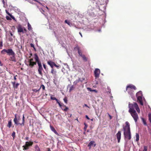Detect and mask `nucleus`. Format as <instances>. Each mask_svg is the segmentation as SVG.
I'll use <instances>...</instances> for the list:
<instances>
[{
    "mask_svg": "<svg viewBox=\"0 0 151 151\" xmlns=\"http://www.w3.org/2000/svg\"><path fill=\"white\" fill-rule=\"evenodd\" d=\"M43 65L44 68L46 70V65L44 64H43Z\"/></svg>",
    "mask_w": 151,
    "mask_h": 151,
    "instance_id": "obj_48",
    "label": "nucleus"
},
{
    "mask_svg": "<svg viewBox=\"0 0 151 151\" xmlns=\"http://www.w3.org/2000/svg\"><path fill=\"white\" fill-rule=\"evenodd\" d=\"M21 119L20 116H19L17 117V114H16L15 115V118L14 119V122L15 124L18 125L19 124L21 125L22 123H19V121Z\"/></svg>",
    "mask_w": 151,
    "mask_h": 151,
    "instance_id": "obj_6",
    "label": "nucleus"
},
{
    "mask_svg": "<svg viewBox=\"0 0 151 151\" xmlns=\"http://www.w3.org/2000/svg\"><path fill=\"white\" fill-rule=\"evenodd\" d=\"M100 73V70L98 68H96L94 71V76L96 78H98Z\"/></svg>",
    "mask_w": 151,
    "mask_h": 151,
    "instance_id": "obj_7",
    "label": "nucleus"
},
{
    "mask_svg": "<svg viewBox=\"0 0 151 151\" xmlns=\"http://www.w3.org/2000/svg\"><path fill=\"white\" fill-rule=\"evenodd\" d=\"M137 101L141 105H143V103L142 101V97H137Z\"/></svg>",
    "mask_w": 151,
    "mask_h": 151,
    "instance_id": "obj_14",
    "label": "nucleus"
},
{
    "mask_svg": "<svg viewBox=\"0 0 151 151\" xmlns=\"http://www.w3.org/2000/svg\"><path fill=\"white\" fill-rule=\"evenodd\" d=\"M38 64V68L42 67V65L41 63V62H38L37 63Z\"/></svg>",
    "mask_w": 151,
    "mask_h": 151,
    "instance_id": "obj_35",
    "label": "nucleus"
},
{
    "mask_svg": "<svg viewBox=\"0 0 151 151\" xmlns=\"http://www.w3.org/2000/svg\"><path fill=\"white\" fill-rule=\"evenodd\" d=\"M143 123H144V124L145 125H147V124H146V122L145 121V120H144V119H143Z\"/></svg>",
    "mask_w": 151,
    "mask_h": 151,
    "instance_id": "obj_55",
    "label": "nucleus"
},
{
    "mask_svg": "<svg viewBox=\"0 0 151 151\" xmlns=\"http://www.w3.org/2000/svg\"><path fill=\"white\" fill-rule=\"evenodd\" d=\"M24 115H23V119H22V124H21V125L24 126Z\"/></svg>",
    "mask_w": 151,
    "mask_h": 151,
    "instance_id": "obj_29",
    "label": "nucleus"
},
{
    "mask_svg": "<svg viewBox=\"0 0 151 151\" xmlns=\"http://www.w3.org/2000/svg\"><path fill=\"white\" fill-rule=\"evenodd\" d=\"M65 23L67 24L68 25H70V22L67 20H66L65 21Z\"/></svg>",
    "mask_w": 151,
    "mask_h": 151,
    "instance_id": "obj_37",
    "label": "nucleus"
},
{
    "mask_svg": "<svg viewBox=\"0 0 151 151\" xmlns=\"http://www.w3.org/2000/svg\"><path fill=\"white\" fill-rule=\"evenodd\" d=\"M149 119L151 123V114H150L149 115Z\"/></svg>",
    "mask_w": 151,
    "mask_h": 151,
    "instance_id": "obj_41",
    "label": "nucleus"
},
{
    "mask_svg": "<svg viewBox=\"0 0 151 151\" xmlns=\"http://www.w3.org/2000/svg\"><path fill=\"white\" fill-rule=\"evenodd\" d=\"M15 134V132H14L12 134V137L14 139V138Z\"/></svg>",
    "mask_w": 151,
    "mask_h": 151,
    "instance_id": "obj_42",
    "label": "nucleus"
},
{
    "mask_svg": "<svg viewBox=\"0 0 151 151\" xmlns=\"http://www.w3.org/2000/svg\"><path fill=\"white\" fill-rule=\"evenodd\" d=\"M108 115H109V119H111L112 118V116H111V115H110L109 113H108Z\"/></svg>",
    "mask_w": 151,
    "mask_h": 151,
    "instance_id": "obj_51",
    "label": "nucleus"
},
{
    "mask_svg": "<svg viewBox=\"0 0 151 151\" xmlns=\"http://www.w3.org/2000/svg\"><path fill=\"white\" fill-rule=\"evenodd\" d=\"M22 147L23 148V150H28L29 147H28V146H27L25 145H24L22 146Z\"/></svg>",
    "mask_w": 151,
    "mask_h": 151,
    "instance_id": "obj_26",
    "label": "nucleus"
},
{
    "mask_svg": "<svg viewBox=\"0 0 151 151\" xmlns=\"http://www.w3.org/2000/svg\"><path fill=\"white\" fill-rule=\"evenodd\" d=\"M47 63L52 68H53V67L55 64V62L51 60H49L47 62Z\"/></svg>",
    "mask_w": 151,
    "mask_h": 151,
    "instance_id": "obj_12",
    "label": "nucleus"
},
{
    "mask_svg": "<svg viewBox=\"0 0 151 151\" xmlns=\"http://www.w3.org/2000/svg\"><path fill=\"white\" fill-rule=\"evenodd\" d=\"M12 84L13 85V87L16 84V83H15V82H12Z\"/></svg>",
    "mask_w": 151,
    "mask_h": 151,
    "instance_id": "obj_56",
    "label": "nucleus"
},
{
    "mask_svg": "<svg viewBox=\"0 0 151 151\" xmlns=\"http://www.w3.org/2000/svg\"><path fill=\"white\" fill-rule=\"evenodd\" d=\"M50 99L52 100H55L56 101H58V99H57L56 98L52 97V96H51Z\"/></svg>",
    "mask_w": 151,
    "mask_h": 151,
    "instance_id": "obj_34",
    "label": "nucleus"
},
{
    "mask_svg": "<svg viewBox=\"0 0 151 151\" xmlns=\"http://www.w3.org/2000/svg\"><path fill=\"white\" fill-rule=\"evenodd\" d=\"M136 87L132 85H129L127 87L126 91L129 94L131 95L133 94L134 91V90H136Z\"/></svg>",
    "mask_w": 151,
    "mask_h": 151,
    "instance_id": "obj_4",
    "label": "nucleus"
},
{
    "mask_svg": "<svg viewBox=\"0 0 151 151\" xmlns=\"http://www.w3.org/2000/svg\"><path fill=\"white\" fill-rule=\"evenodd\" d=\"M29 137H26L25 138V139L27 140H29Z\"/></svg>",
    "mask_w": 151,
    "mask_h": 151,
    "instance_id": "obj_58",
    "label": "nucleus"
},
{
    "mask_svg": "<svg viewBox=\"0 0 151 151\" xmlns=\"http://www.w3.org/2000/svg\"><path fill=\"white\" fill-rule=\"evenodd\" d=\"M57 101V103L58 104V105H59V106L60 107H61L62 106H63V107L65 106V105H64V104L62 103L61 104L59 101L58 100L57 101Z\"/></svg>",
    "mask_w": 151,
    "mask_h": 151,
    "instance_id": "obj_23",
    "label": "nucleus"
},
{
    "mask_svg": "<svg viewBox=\"0 0 151 151\" xmlns=\"http://www.w3.org/2000/svg\"><path fill=\"white\" fill-rule=\"evenodd\" d=\"M92 91L94 92H95L96 93H97L98 92L96 90H95V89L93 90H92Z\"/></svg>",
    "mask_w": 151,
    "mask_h": 151,
    "instance_id": "obj_54",
    "label": "nucleus"
},
{
    "mask_svg": "<svg viewBox=\"0 0 151 151\" xmlns=\"http://www.w3.org/2000/svg\"><path fill=\"white\" fill-rule=\"evenodd\" d=\"M129 112L130 113L131 116L134 119L135 122H137V120L139 119V117L136 111H130V112Z\"/></svg>",
    "mask_w": 151,
    "mask_h": 151,
    "instance_id": "obj_5",
    "label": "nucleus"
},
{
    "mask_svg": "<svg viewBox=\"0 0 151 151\" xmlns=\"http://www.w3.org/2000/svg\"><path fill=\"white\" fill-rule=\"evenodd\" d=\"M2 2L3 3V4H4V5L5 4V3L4 0H3L2 1Z\"/></svg>",
    "mask_w": 151,
    "mask_h": 151,
    "instance_id": "obj_59",
    "label": "nucleus"
},
{
    "mask_svg": "<svg viewBox=\"0 0 151 151\" xmlns=\"http://www.w3.org/2000/svg\"><path fill=\"white\" fill-rule=\"evenodd\" d=\"M29 64L28 65V66L30 67L31 68H32L35 65H36V62H31V61H28Z\"/></svg>",
    "mask_w": 151,
    "mask_h": 151,
    "instance_id": "obj_11",
    "label": "nucleus"
},
{
    "mask_svg": "<svg viewBox=\"0 0 151 151\" xmlns=\"http://www.w3.org/2000/svg\"><path fill=\"white\" fill-rule=\"evenodd\" d=\"M23 33H26L27 32V30L26 29V28L24 27H23Z\"/></svg>",
    "mask_w": 151,
    "mask_h": 151,
    "instance_id": "obj_45",
    "label": "nucleus"
},
{
    "mask_svg": "<svg viewBox=\"0 0 151 151\" xmlns=\"http://www.w3.org/2000/svg\"><path fill=\"white\" fill-rule=\"evenodd\" d=\"M42 88V89L44 90H45V86H44V85L42 84L41 86L40 87V88Z\"/></svg>",
    "mask_w": 151,
    "mask_h": 151,
    "instance_id": "obj_39",
    "label": "nucleus"
},
{
    "mask_svg": "<svg viewBox=\"0 0 151 151\" xmlns=\"http://www.w3.org/2000/svg\"><path fill=\"white\" fill-rule=\"evenodd\" d=\"M33 58H31L29 59L28 60V61H31V62H33Z\"/></svg>",
    "mask_w": 151,
    "mask_h": 151,
    "instance_id": "obj_50",
    "label": "nucleus"
},
{
    "mask_svg": "<svg viewBox=\"0 0 151 151\" xmlns=\"http://www.w3.org/2000/svg\"><path fill=\"white\" fill-rule=\"evenodd\" d=\"M10 17H11L12 18L13 20H15V17L13 16H12V15H11Z\"/></svg>",
    "mask_w": 151,
    "mask_h": 151,
    "instance_id": "obj_47",
    "label": "nucleus"
},
{
    "mask_svg": "<svg viewBox=\"0 0 151 151\" xmlns=\"http://www.w3.org/2000/svg\"><path fill=\"white\" fill-rule=\"evenodd\" d=\"M30 46H31V47H32L33 48H34L35 47L34 44H32V43H31L30 44Z\"/></svg>",
    "mask_w": 151,
    "mask_h": 151,
    "instance_id": "obj_53",
    "label": "nucleus"
},
{
    "mask_svg": "<svg viewBox=\"0 0 151 151\" xmlns=\"http://www.w3.org/2000/svg\"><path fill=\"white\" fill-rule=\"evenodd\" d=\"M47 151H51L50 148H47Z\"/></svg>",
    "mask_w": 151,
    "mask_h": 151,
    "instance_id": "obj_62",
    "label": "nucleus"
},
{
    "mask_svg": "<svg viewBox=\"0 0 151 151\" xmlns=\"http://www.w3.org/2000/svg\"><path fill=\"white\" fill-rule=\"evenodd\" d=\"M17 76V75H16L15 76H14V78L15 80H16L17 79V78H16V76Z\"/></svg>",
    "mask_w": 151,
    "mask_h": 151,
    "instance_id": "obj_60",
    "label": "nucleus"
},
{
    "mask_svg": "<svg viewBox=\"0 0 151 151\" xmlns=\"http://www.w3.org/2000/svg\"><path fill=\"white\" fill-rule=\"evenodd\" d=\"M27 26L28 29L29 31L32 30V28L31 27V26L29 22L27 24Z\"/></svg>",
    "mask_w": 151,
    "mask_h": 151,
    "instance_id": "obj_24",
    "label": "nucleus"
},
{
    "mask_svg": "<svg viewBox=\"0 0 151 151\" xmlns=\"http://www.w3.org/2000/svg\"><path fill=\"white\" fill-rule=\"evenodd\" d=\"M63 100L66 104H67V103L68 100H67V98L66 97H65L63 99Z\"/></svg>",
    "mask_w": 151,
    "mask_h": 151,
    "instance_id": "obj_38",
    "label": "nucleus"
},
{
    "mask_svg": "<svg viewBox=\"0 0 151 151\" xmlns=\"http://www.w3.org/2000/svg\"><path fill=\"white\" fill-rule=\"evenodd\" d=\"M60 108L63 110L65 111H67V110L68 109V107L66 106L65 105V107L62 106V107Z\"/></svg>",
    "mask_w": 151,
    "mask_h": 151,
    "instance_id": "obj_22",
    "label": "nucleus"
},
{
    "mask_svg": "<svg viewBox=\"0 0 151 151\" xmlns=\"http://www.w3.org/2000/svg\"><path fill=\"white\" fill-rule=\"evenodd\" d=\"M79 33L80 35H81V37H82V35L81 33L80 32H79Z\"/></svg>",
    "mask_w": 151,
    "mask_h": 151,
    "instance_id": "obj_64",
    "label": "nucleus"
},
{
    "mask_svg": "<svg viewBox=\"0 0 151 151\" xmlns=\"http://www.w3.org/2000/svg\"><path fill=\"white\" fill-rule=\"evenodd\" d=\"M142 93L141 91H139L137 92L136 94V97H142Z\"/></svg>",
    "mask_w": 151,
    "mask_h": 151,
    "instance_id": "obj_17",
    "label": "nucleus"
},
{
    "mask_svg": "<svg viewBox=\"0 0 151 151\" xmlns=\"http://www.w3.org/2000/svg\"><path fill=\"white\" fill-rule=\"evenodd\" d=\"M5 53H7L9 56H12L10 57L9 59L10 61H16V60L15 57V54L12 49H9L8 50L4 49L1 51V53L2 54H4Z\"/></svg>",
    "mask_w": 151,
    "mask_h": 151,
    "instance_id": "obj_2",
    "label": "nucleus"
},
{
    "mask_svg": "<svg viewBox=\"0 0 151 151\" xmlns=\"http://www.w3.org/2000/svg\"><path fill=\"white\" fill-rule=\"evenodd\" d=\"M33 142L32 141H29V142H25V145L27 146H28V147H29L31 146L33 144Z\"/></svg>",
    "mask_w": 151,
    "mask_h": 151,
    "instance_id": "obj_15",
    "label": "nucleus"
},
{
    "mask_svg": "<svg viewBox=\"0 0 151 151\" xmlns=\"http://www.w3.org/2000/svg\"><path fill=\"white\" fill-rule=\"evenodd\" d=\"M12 122L11 120H10L8 122V123L7 125V127H8L9 128H10L12 126Z\"/></svg>",
    "mask_w": 151,
    "mask_h": 151,
    "instance_id": "obj_27",
    "label": "nucleus"
},
{
    "mask_svg": "<svg viewBox=\"0 0 151 151\" xmlns=\"http://www.w3.org/2000/svg\"><path fill=\"white\" fill-rule=\"evenodd\" d=\"M54 66L57 68H58L60 67V65H57L55 63Z\"/></svg>",
    "mask_w": 151,
    "mask_h": 151,
    "instance_id": "obj_43",
    "label": "nucleus"
},
{
    "mask_svg": "<svg viewBox=\"0 0 151 151\" xmlns=\"http://www.w3.org/2000/svg\"><path fill=\"white\" fill-rule=\"evenodd\" d=\"M81 57L82 58L83 60H84L85 62H86L87 61L88 58L86 57L85 55H83L81 56Z\"/></svg>",
    "mask_w": 151,
    "mask_h": 151,
    "instance_id": "obj_21",
    "label": "nucleus"
},
{
    "mask_svg": "<svg viewBox=\"0 0 151 151\" xmlns=\"http://www.w3.org/2000/svg\"><path fill=\"white\" fill-rule=\"evenodd\" d=\"M84 124L85 125V126L84 128V131H86V130L87 128L88 127V125L87 124L85 123H84Z\"/></svg>",
    "mask_w": 151,
    "mask_h": 151,
    "instance_id": "obj_30",
    "label": "nucleus"
},
{
    "mask_svg": "<svg viewBox=\"0 0 151 151\" xmlns=\"http://www.w3.org/2000/svg\"><path fill=\"white\" fill-rule=\"evenodd\" d=\"M3 46V44L2 42H0V47H2Z\"/></svg>",
    "mask_w": 151,
    "mask_h": 151,
    "instance_id": "obj_52",
    "label": "nucleus"
},
{
    "mask_svg": "<svg viewBox=\"0 0 151 151\" xmlns=\"http://www.w3.org/2000/svg\"><path fill=\"white\" fill-rule=\"evenodd\" d=\"M6 13L10 16L12 15L9 13L8 12H7L6 10Z\"/></svg>",
    "mask_w": 151,
    "mask_h": 151,
    "instance_id": "obj_49",
    "label": "nucleus"
},
{
    "mask_svg": "<svg viewBox=\"0 0 151 151\" xmlns=\"http://www.w3.org/2000/svg\"><path fill=\"white\" fill-rule=\"evenodd\" d=\"M79 81L78 80H77L73 82V84L75 85H76L79 82Z\"/></svg>",
    "mask_w": 151,
    "mask_h": 151,
    "instance_id": "obj_36",
    "label": "nucleus"
},
{
    "mask_svg": "<svg viewBox=\"0 0 151 151\" xmlns=\"http://www.w3.org/2000/svg\"><path fill=\"white\" fill-rule=\"evenodd\" d=\"M75 87L72 85L70 87V89L69 91V92H70L72 91L75 88Z\"/></svg>",
    "mask_w": 151,
    "mask_h": 151,
    "instance_id": "obj_28",
    "label": "nucleus"
},
{
    "mask_svg": "<svg viewBox=\"0 0 151 151\" xmlns=\"http://www.w3.org/2000/svg\"><path fill=\"white\" fill-rule=\"evenodd\" d=\"M86 119H87L89 120L90 119L89 118V117L87 115L86 116Z\"/></svg>",
    "mask_w": 151,
    "mask_h": 151,
    "instance_id": "obj_57",
    "label": "nucleus"
},
{
    "mask_svg": "<svg viewBox=\"0 0 151 151\" xmlns=\"http://www.w3.org/2000/svg\"><path fill=\"white\" fill-rule=\"evenodd\" d=\"M23 27L20 24H19L17 27V31L18 33H23Z\"/></svg>",
    "mask_w": 151,
    "mask_h": 151,
    "instance_id": "obj_8",
    "label": "nucleus"
},
{
    "mask_svg": "<svg viewBox=\"0 0 151 151\" xmlns=\"http://www.w3.org/2000/svg\"><path fill=\"white\" fill-rule=\"evenodd\" d=\"M51 73L52 75H53L54 74H55L56 73V71H55L54 69L52 68L51 69Z\"/></svg>",
    "mask_w": 151,
    "mask_h": 151,
    "instance_id": "obj_31",
    "label": "nucleus"
},
{
    "mask_svg": "<svg viewBox=\"0 0 151 151\" xmlns=\"http://www.w3.org/2000/svg\"><path fill=\"white\" fill-rule=\"evenodd\" d=\"M121 131H119L116 134V138L118 140V143H119L120 142V140L121 138Z\"/></svg>",
    "mask_w": 151,
    "mask_h": 151,
    "instance_id": "obj_10",
    "label": "nucleus"
},
{
    "mask_svg": "<svg viewBox=\"0 0 151 151\" xmlns=\"http://www.w3.org/2000/svg\"><path fill=\"white\" fill-rule=\"evenodd\" d=\"M136 141H138L139 139V135L138 133H136Z\"/></svg>",
    "mask_w": 151,
    "mask_h": 151,
    "instance_id": "obj_25",
    "label": "nucleus"
},
{
    "mask_svg": "<svg viewBox=\"0 0 151 151\" xmlns=\"http://www.w3.org/2000/svg\"><path fill=\"white\" fill-rule=\"evenodd\" d=\"M50 127L51 130L55 134L58 135V134L54 128L51 126H50Z\"/></svg>",
    "mask_w": 151,
    "mask_h": 151,
    "instance_id": "obj_18",
    "label": "nucleus"
},
{
    "mask_svg": "<svg viewBox=\"0 0 151 151\" xmlns=\"http://www.w3.org/2000/svg\"><path fill=\"white\" fill-rule=\"evenodd\" d=\"M40 89V88L39 89L37 90L36 89H32V91H33L34 92L37 93L38 91Z\"/></svg>",
    "mask_w": 151,
    "mask_h": 151,
    "instance_id": "obj_33",
    "label": "nucleus"
},
{
    "mask_svg": "<svg viewBox=\"0 0 151 151\" xmlns=\"http://www.w3.org/2000/svg\"><path fill=\"white\" fill-rule=\"evenodd\" d=\"M96 145V144L95 143V142L94 141H91L88 144V146L89 147V149H90L91 146H93V147H94Z\"/></svg>",
    "mask_w": 151,
    "mask_h": 151,
    "instance_id": "obj_9",
    "label": "nucleus"
},
{
    "mask_svg": "<svg viewBox=\"0 0 151 151\" xmlns=\"http://www.w3.org/2000/svg\"><path fill=\"white\" fill-rule=\"evenodd\" d=\"M129 112L132 111H135L136 110L138 113L140 112V110L136 102H133V103L129 104Z\"/></svg>",
    "mask_w": 151,
    "mask_h": 151,
    "instance_id": "obj_3",
    "label": "nucleus"
},
{
    "mask_svg": "<svg viewBox=\"0 0 151 151\" xmlns=\"http://www.w3.org/2000/svg\"><path fill=\"white\" fill-rule=\"evenodd\" d=\"M125 124V126L123 128L124 131V135L125 139L130 140L131 139V134L130 124L128 122H126Z\"/></svg>",
    "mask_w": 151,
    "mask_h": 151,
    "instance_id": "obj_1",
    "label": "nucleus"
},
{
    "mask_svg": "<svg viewBox=\"0 0 151 151\" xmlns=\"http://www.w3.org/2000/svg\"><path fill=\"white\" fill-rule=\"evenodd\" d=\"M19 83H17L15 84V85L13 87L14 88H18V86L19 85Z\"/></svg>",
    "mask_w": 151,
    "mask_h": 151,
    "instance_id": "obj_32",
    "label": "nucleus"
},
{
    "mask_svg": "<svg viewBox=\"0 0 151 151\" xmlns=\"http://www.w3.org/2000/svg\"><path fill=\"white\" fill-rule=\"evenodd\" d=\"M42 67H39L38 68V71L39 74L41 76H43V73L42 71L43 70Z\"/></svg>",
    "mask_w": 151,
    "mask_h": 151,
    "instance_id": "obj_13",
    "label": "nucleus"
},
{
    "mask_svg": "<svg viewBox=\"0 0 151 151\" xmlns=\"http://www.w3.org/2000/svg\"><path fill=\"white\" fill-rule=\"evenodd\" d=\"M84 106H85L86 107H88V105H87L86 104H84Z\"/></svg>",
    "mask_w": 151,
    "mask_h": 151,
    "instance_id": "obj_63",
    "label": "nucleus"
},
{
    "mask_svg": "<svg viewBox=\"0 0 151 151\" xmlns=\"http://www.w3.org/2000/svg\"><path fill=\"white\" fill-rule=\"evenodd\" d=\"M87 89L89 91H92V90H92L91 89V88H89V87H88L87 88Z\"/></svg>",
    "mask_w": 151,
    "mask_h": 151,
    "instance_id": "obj_46",
    "label": "nucleus"
},
{
    "mask_svg": "<svg viewBox=\"0 0 151 151\" xmlns=\"http://www.w3.org/2000/svg\"><path fill=\"white\" fill-rule=\"evenodd\" d=\"M77 50H78V53L80 56H81L82 55H83L82 54V51L79 48V47H77Z\"/></svg>",
    "mask_w": 151,
    "mask_h": 151,
    "instance_id": "obj_19",
    "label": "nucleus"
},
{
    "mask_svg": "<svg viewBox=\"0 0 151 151\" xmlns=\"http://www.w3.org/2000/svg\"><path fill=\"white\" fill-rule=\"evenodd\" d=\"M35 151H40V150L39 146L36 145L35 147Z\"/></svg>",
    "mask_w": 151,
    "mask_h": 151,
    "instance_id": "obj_20",
    "label": "nucleus"
},
{
    "mask_svg": "<svg viewBox=\"0 0 151 151\" xmlns=\"http://www.w3.org/2000/svg\"><path fill=\"white\" fill-rule=\"evenodd\" d=\"M3 64L2 63L1 61H0V66H3Z\"/></svg>",
    "mask_w": 151,
    "mask_h": 151,
    "instance_id": "obj_61",
    "label": "nucleus"
},
{
    "mask_svg": "<svg viewBox=\"0 0 151 151\" xmlns=\"http://www.w3.org/2000/svg\"><path fill=\"white\" fill-rule=\"evenodd\" d=\"M6 17L7 20H11V18L8 16H6Z\"/></svg>",
    "mask_w": 151,
    "mask_h": 151,
    "instance_id": "obj_44",
    "label": "nucleus"
},
{
    "mask_svg": "<svg viewBox=\"0 0 151 151\" xmlns=\"http://www.w3.org/2000/svg\"><path fill=\"white\" fill-rule=\"evenodd\" d=\"M34 55H35V62H36V63L38 62H40V61L39 60V57L37 56V54H35Z\"/></svg>",
    "mask_w": 151,
    "mask_h": 151,
    "instance_id": "obj_16",
    "label": "nucleus"
},
{
    "mask_svg": "<svg viewBox=\"0 0 151 151\" xmlns=\"http://www.w3.org/2000/svg\"><path fill=\"white\" fill-rule=\"evenodd\" d=\"M147 146H144V149L143 151H147Z\"/></svg>",
    "mask_w": 151,
    "mask_h": 151,
    "instance_id": "obj_40",
    "label": "nucleus"
}]
</instances>
